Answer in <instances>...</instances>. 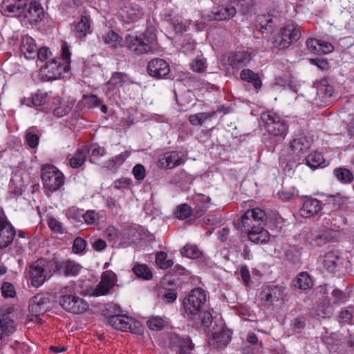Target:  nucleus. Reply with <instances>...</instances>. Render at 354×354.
I'll return each instance as SVG.
<instances>
[{
	"label": "nucleus",
	"mask_w": 354,
	"mask_h": 354,
	"mask_svg": "<svg viewBox=\"0 0 354 354\" xmlns=\"http://www.w3.org/2000/svg\"><path fill=\"white\" fill-rule=\"evenodd\" d=\"M261 120L268 133L263 138V143L268 151L274 152L276 147L286 137L288 130V122L277 113L268 111L261 114Z\"/></svg>",
	"instance_id": "obj_1"
},
{
	"label": "nucleus",
	"mask_w": 354,
	"mask_h": 354,
	"mask_svg": "<svg viewBox=\"0 0 354 354\" xmlns=\"http://www.w3.org/2000/svg\"><path fill=\"white\" fill-rule=\"evenodd\" d=\"M71 52L66 44L62 46L60 57L53 58L47 62L43 68V73L48 80L61 78L63 73L70 70Z\"/></svg>",
	"instance_id": "obj_2"
},
{
	"label": "nucleus",
	"mask_w": 354,
	"mask_h": 354,
	"mask_svg": "<svg viewBox=\"0 0 354 354\" xmlns=\"http://www.w3.org/2000/svg\"><path fill=\"white\" fill-rule=\"evenodd\" d=\"M58 295V302L60 306L68 313L80 314L88 308L87 302L77 296L71 286L62 287L59 289Z\"/></svg>",
	"instance_id": "obj_3"
},
{
	"label": "nucleus",
	"mask_w": 354,
	"mask_h": 354,
	"mask_svg": "<svg viewBox=\"0 0 354 354\" xmlns=\"http://www.w3.org/2000/svg\"><path fill=\"white\" fill-rule=\"evenodd\" d=\"M28 277L33 287L41 286L46 280L55 274L53 259H39L32 263L28 270Z\"/></svg>",
	"instance_id": "obj_4"
},
{
	"label": "nucleus",
	"mask_w": 354,
	"mask_h": 354,
	"mask_svg": "<svg viewBox=\"0 0 354 354\" xmlns=\"http://www.w3.org/2000/svg\"><path fill=\"white\" fill-rule=\"evenodd\" d=\"M300 27L294 23L282 27L272 41V48L284 50L297 41L301 37Z\"/></svg>",
	"instance_id": "obj_5"
},
{
	"label": "nucleus",
	"mask_w": 354,
	"mask_h": 354,
	"mask_svg": "<svg viewBox=\"0 0 354 354\" xmlns=\"http://www.w3.org/2000/svg\"><path fill=\"white\" fill-rule=\"evenodd\" d=\"M154 36L145 33H130L125 37L124 46L136 55L147 54L152 51Z\"/></svg>",
	"instance_id": "obj_6"
},
{
	"label": "nucleus",
	"mask_w": 354,
	"mask_h": 354,
	"mask_svg": "<svg viewBox=\"0 0 354 354\" xmlns=\"http://www.w3.org/2000/svg\"><path fill=\"white\" fill-rule=\"evenodd\" d=\"M206 301V294L203 289H193L183 299V308L188 318H195L201 311Z\"/></svg>",
	"instance_id": "obj_7"
},
{
	"label": "nucleus",
	"mask_w": 354,
	"mask_h": 354,
	"mask_svg": "<svg viewBox=\"0 0 354 354\" xmlns=\"http://www.w3.org/2000/svg\"><path fill=\"white\" fill-rule=\"evenodd\" d=\"M333 233L332 230L325 227L310 229L304 233V244L310 249L322 247L331 241Z\"/></svg>",
	"instance_id": "obj_8"
},
{
	"label": "nucleus",
	"mask_w": 354,
	"mask_h": 354,
	"mask_svg": "<svg viewBox=\"0 0 354 354\" xmlns=\"http://www.w3.org/2000/svg\"><path fill=\"white\" fill-rule=\"evenodd\" d=\"M41 178L44 187L50 192L57 191L64 183V174L53 165L42 167Z\"/></svg>",
	"instance_id": "obj_9"
},
{
	"label": "nucleus",
	"mask_w": 354,
	"mask_h": 354,
	"mask_svg": "<svg viewBox=\"0 0 354 354\" xmlns=\"http://www.w3.org/2000/svg\"><path fill=\"white\" fill-rule=\"evenodd\" d=\"M310 147V144L305 136L298 135L293 137L289 142L290 160L301 164V160L307 154Z\"/></svg>",
	"instance_id": "obj_10"
},
{
	"label": "nucleus",
	"mask_w": 354,
	"mask_h": 354,
	"mask_svg": "<svg viewBox=\"0 0 354 354\" xmlns=\"http://www.w3.org/2000/svg\"><path fill=\"white\" fill-rule=\"evenodd\" d=\"M266 218V212L260 208L248 209L241 217V227L248 234L254 230L257 225H261Z\"/></svg>",
	"instance_id": "obj_11"
},
{
	"label": "nucleus",
	"mask_w": 354,
	"mask_h": 354,
	"mask_svg": "<svg viewBox=\"0 0 354 354\" xmlns=\"http://www.w3.org/2000/svg\"><path fill=\"white\" fill-rule=\"evenodd\" d=\"M143 14L140 6L129 2L124 3L118 12V16L124 26L137 22L142 17Z\"/></svg>",
	"instance_id": "obj_12"
},
{
	"label": "nucleus",
	"mask_w": 354,
	"mask_h": 354,
	"mask_svg": "<svg viewBox=\"0 0 354 354\" xmlns=\"http://www.w3.org/2000/svg\"><path fill=\"white\" fill-rule=\"evenodd\" d=\"M285 288L277 285H268L263 287L260 299L263 305L269 308L274 301L282 300L284 297Z\"/></svg>",
	"instance_id": "obj_13"
},
{
	"label": "nucleus",
	"mask_w": 354,
	"mask_h": 354,
	"mask_svg": "<svg viewBox=\"0 0 354 354\" xmlns=\"http://www.w3.org/2000/svg\"><path fill=\"white\" fill-rule=\"evenodd\" d=\"M55 274L64 277H76L79 274L82 266L73 260L59 261L53 258Z\"/></svg>",
	"instance_id": "obj_14"
},
{
	"label": "nucleus",
	"mask_w": 354,
	"mask_h": 354,
	"mask_svg": "<svg viewBox=\"0 0 354 354\" xmlns=\"http://www.w3.org/2000/svg\"><path fill=\"white\" fill-rule=\"evenodd\" d=\"M117 283V276L111 270H106L102 272L100 281L93 291L95 296H103L111 293L112 289Z\"/></svg>",
	"instance_id": "obj_15"
},
{
	"label": "nucleus",
	"mask_w": 354,
	"mask_h": 354,
	"mask_svg": "<svg viewBox=\"0 0 354 354\" xmlns=\"http://www.w3.org/2000/svg\"><path fill=\"white\" fill-rule=\"evenodd\" d=\"M16 235V231L3 212H0V250L10 245Z\"/></svg>",
	"instance_id": "obj_16"
},
{
	"label": "nucleus",
	"mask_w": 354,
	"mask_h": 354,
	"mask_svg": "<svg viewBox=\"0 0 354 354\" xmlns=\"http://www.w3.org/2000/svg\"><path fill=\"white\" fill-rule=\"evenodd\" d=\"M169 344L176 351V354H194V344L189 337L171 334L169 336Z\"/></svg>",
	"instance_id": "obj_17"
},
{
	"label": "nucleus",
	"mask_w": 354,
	"mask_h": 354,
	"mask_svg": "<svg viewBox=\"0 0 354 354\" xmlns=\"http://www.w3.org/2000/svg\"><path fill=\"white\" fill-rule=\"evenodd\" d=\"M25 6L23 18L26 19L30 24L37 25L44 17V10L37 0H29Z\"/></svg>",
	"instance_id": "obj_18"
},
{
	"label": "nucleus",
	"mask_w": 354,
	"mask_h": 354,
	"mask_svg": "<svg viewBox=\"0 0 354 354\" xmlns=\"http://www.w3.org/2000/svg\"><path fill=\"white\" fill-rule=\"evenodd\" d=\"M186 158L183 153L171 151L165 153L158 160V166L164 169H172L183 165Z\"/></svg>",
	"instance_id": "obj_19"
},
{
	"label": "nucleus",
	"mask_w": 354,
	"mask_h": 354,
	"mask_svg": "<svg viewBox=\"0 0 354 354\" xmlns=\"http://www.w3.org/2000/svg\"><path fill=\"white\" fill-rule=\"evenodd\" d=\"M147 73L150 76L156 79L167 78L170 73V67L165 60L155 58L149 62Z\"/></svg>",
	"instance_id": "obj_20"
},
{
	"label": "nucleus",
	"mask_w": 354,
	"mask_h": 354,
	"mask_svg": "<svg viewBox=\"0 0 354 354\" xmlns=\"http://www.w3.org/2000/svg\"><path fill=\"white\" fill-rule=\"evenodd\" d=\"M49 303V297L47 295L38 294L30 299L28 310L32 316H39L48 310Z\"/></svg>",
	"instance_id": "obj_21"
},
{
	"label": "nucleus",
	"mask_w": 354,
	"mask_h": 354,
	"mask_svg": "<svg viewBox=\"0 0 354 354\" xmlns=\"http://www.w3.org/2000/svg\"><path fill=\"white\" fill-rule=\"evenodd\" d=\"M29 0H3L1 12L5 15H12L13 17H22L25 6Z\"/></svg>",
	"instance_id": "obj_22"
},
{
	"label": "nucleus",
	"mask_w": 354,
	"mask_h": 354,
	"mask_svg": "<svg viewBox=\"0 0 354 354\" xmlns=\"http://www.w3.org/2000/svg\"><path fill=\"white\" fill-rule=\"evenodd\" d=\"M236 14V9L232 5H221L214 7L208 15L209 20L228 21Z\"/></svg>",
	"instance_id": "obj_23"
},
{
	"label": "nucleus",
	"mask_w": 354,
	"mask_h": 354,
	"mask_svg": "<svg viewBox=\"0 0 354 354\" xmlns=\"http://www.w3.org/2000/svg\"><path fill=\"white\" fill-rule=\"evenodd\" d=\"M344 259L339 251H330L324 258L323 265L326 270L330 273L339 272L343 266Z\"/></svg>",
	"instance_id": "obj_24"
},
{
	"label": "nucleus",
	"mask_w": 354,
	"mask_h": 354,
	"mask_svg": "<svg viewBox=\"0 0 354 354\" xmlns=\"http://www.w3.org/2000/svg\"><path fill=\"white\" fill-rule=\"evenodd\" d=\"M322 208L320 201L306 196L304 200L301 208L299 209V213L302 217L308 218L318 214Z\"/></svg>",
	"instance_id": "obj_25"
},
{
	"label": "nucleus",
	"mask_w": 354,
	"mask_h": 354,
	"mask_svg": "<svg viewBox=\"0 0 354 354\" xmlns=\"http://www.w3.org/2000/svg\"><path fill=\"white\" fill-rule=\"evenodd\" d=\"M194 217H201L209 207L211 198L202 194H196L192 196Z\"/></svg>",
	"instance_id": "obj_26"
},
{
	"label": "nucleus",
	"mask_w": 354,
	"mask_h": 354,
	"mask_svg": "<svg viewBox=\"0 0 354 354\" xmlns=\"http://www.w3.org/2000/svg\"><path fill=\"white\" fill-rule=\"evenodd\" d=\"M162 19L171 24L176 32L182 33L187 30V25L183 22L180 15L171 10H165L161 14Z\"/></svg>",
	"instance_id": "obj_27"
},
{
	"label": "nucleus",
	"mask_w": 354,
	"mask_h": 354,
	"mask_svg": "<svg viewBox=\"0 0 354 354\" xmlns=\"http://www.w3.org/2000/svg\"><path fill=\"white\" fill-rule=\"evenodd\" d=\"M37 46L35 39L28 36L24 35L21 38L19 49L25 57L28 59H35L36 57V51Z\"/></svg>",
	"instance_id": "obj_28"
},
{
	"label": "nucleus",
	"mask_w": 354,
	"mask_h": 354,
	"mask_svg": "<svg viewBox=\"0 0 354 354\" xmlns=\"http://www.w3.org/2000/svg\"><path fill=\"white\" fill-rule=\"evenodd\" d=\"M250 60L251 54L247 51L232 52L227 57V62L232 68L245 66Z\"/></svg>",
	"instance_id": "obj_29"
},
{
	"label": "nucleus",
	"mask_w": 354,
	"mask_h": 354,
	"mask_svg": "<svg viewBox=\"0 0 354 354\" xmlns=\"http://www.w3.org/2000/svg\"><path fill=\"white\" fill-rule=\"evenodd\" d=\"M73 32L77 38H84L91 32V19L86 12L81 15L80 21L74 26Z\"/></svg>",
	"instance_id": "obj_30"
},
{
	"label": "nucleus",
	"mask_w": 354,
	"mask_h": 354,
	"mask_svg": "<svg viewBox=\"0 0 354 354\" xmlns=\"http://www.w3.org/2000/svg\"><path fill=\"white\" fill-rule=\"evenodd\" d=\"M260 30L264 32L265 30L272 32L279 23V19L277 15L272 13H268L259 17Z\"/></svg>",
	"instance_id": "obj_31"
},
{
	"label": "nucleus",
	"mask_w": 354,
	"mask_h": 354,
	"mask_svg": "<svg viewBox=\"0 0 354 354\" xmlns=\"http://www.w3.org/2000/svg\"><path fill=\"white\" fill-rule=\"evenodd\" d=\"M134 83L127 73L115 72L112 74L111 79L107 82L109 88H118L123 86L125 84Z\"/></svg>",
	"instance_id": "obj_32"
},
{
	"label": "nucleus",
	"mask_w": 354,
	"mask_h": 354,
	"mask_svg": "<svg viewBox=\"0 0 354 354\" xmlns=\"http://www.w3.org/2000/svg\"><path fill=\"white\" fill-rule=\"evenodd\" d=\"M248 236L254 243H264L269 241L270 234L261 225H257L254 230L248 233Z\"/></svg>",
	"instance_id": "obj_33"
},
{
	"label": "nucleus",
	"mask_w": 354,
	"mask_h": 354,
	"mask_svg": "<svg viewBox=\"0 0 354 354\" xmlns=\"http://www.w3.org/2000/svg\"><path fill=\"white\" fill-rule=\"evenodd\" d=\"M129 156L130 152L127 150H125L124 151L105 162L104 167L113 173H115L118 168L124 163V162L129 158Z\"/></svg>",
	"instance_id": "obj_34"
},
{
	"label": "nucleus",
	"mask_w": 354,
	"mask_h": 354,
	"mask_svg": "<svg viewBox=\"0 0 354 354\" xmlns=\"http://www.w3.org/2000/svg\"><path fill=\"white\" fill-rule=\"evenodd\" d=\"M304 162L306 165L314 170L324 163V159L322 153L312 151L307 156L305 155V157L301 160V164Z\"/></svg>",
	"instance_id": "obj_35"
},
{
	"label": "nucleus",
	"mask_w": 354,
	"mask_h": 354,
	"mask_svg": "<svg viewBox=\"0 0 354 354\" xmlns=\"http://www.w3.org/2000/svg\"><path fill=\"white\" fill-rule=\"evenodd\" d=\"M240 78L248 83L251 84L254 88L259 90L261 87V80L258 73L250 69H243L240 73Z\"/></svg>",
	"instance_id": "obj_36"
},
{
	"label": "nucleus",
	"mask_w": 354,
	"mask_h": 354,
	"mask_svg": "<svg viewBox=\"0 0 354 354\" xmlns=\"http://www.w3.org/2000/svg\"><path fill=\"white\" fill-rule=\"evenodd\" d=\"M108 323L110 326L117 330L127 331L130 328V324L128 322V317L121 315H111L108 319Z\"/></svg>",
	"instance_id": "obj_37"
},
{
	"label": "nucleus",
	"mask_w": 354,
	"mask_h": 354,
	"mask_svg": "<svg viewBox=\"0 0 354 354\" xmlns=\"http://www.w3.org/2000/svg\"><path fill=\"white\" fill-rule=\"evenodd\" d=\"M88 146L84 145L78 149L74 156L70 159V165L76 169L80 167L86 161Z\"/></svg>",
	"instance_id": "obj_38"
},
{
	"label": "nucleus",
	"mask_w": 354,
	"mask_h": 354,
	"mask_svg": "<svg viewBox=\"0 0 354 354\" xmlns=\"http://www.w3.org/2000/svg\"><path fill=\"white\" fill-rule=\"evenodd\" d=\"M294 286L301 290L310 289L313 286V280L307 272H301L293 281Z\"/></svg>",
	"instance_id": "obj_39"
},
{
	"label": "nucleus",
	"mask_w": 354,
	"mask_h": 354,
	"mask_svg": "<svg viewBox=\"0 0 354 354\" xmlns=\"http://www.w3.org/2000/svg\"><path fill=\"white\" fill-rule=\"evenodd\" d=\"M104 44L112 48L122 46V38L113 30H109L102 37Z\"/></svg>",
	"instance_id": "obj_40"
},
{
	"label": "nucleus",
	"mask_w": 354,
	"mask_h": 354,
	"mask_svg": "<svg viewBox=\"0 0 354 354\" xmlns=\"http://www.w3.org/2000/svg\"><path fill=\"white\" fill-rule=\"evenodd\" d=\"M212 118H216V111L202 112L190 115L189 122L194 126L202 125L203 123Z\"/></svg>",
	"instance_id": "obj_41"
},
{
	"label": "nucleus",
	"mask_w": 354,
	"mask_h": 354,
	"mask_svg": "<svg viewBox=\"0 0 354 354\" xmlns=\"http://www.w3.org/2000/svg\"><path fill=\"white\" fill-rule=\"evenodd\" d=\"M333 174L339 181L344 184H349L354 180L353 173L345 167L335 168Z\"/></svg>",
	"instance_id": "obj_42"
},
{
	"label": "nucleus",
	"mask_w": 354,
	"mask_h": 354,
	"mask_svg": "<svg viewBox=\"0 0 354 354\" xmlns=\"http://www.w3.org/2000/svg\"><path fill=\"white\" fill-rule=\"evenodd\" d=\"M301 250L295 246H290L284 252V259L292 264L297 265L300 263Z\"/></svg>",
	"instance_id": "obj_43"
},
{
	"label": "nucleus",
	"mask_w": 354,
	"mask_h": 354,
	"mask_svg": "<svg viewBox=\"0 0 354 354\" xmlns=\"http://www.w3.org/2000/svg\"><path fill=\"white\" fill-rule=\"evenodd\" d=\"M133 272L140 279L149 280L152 278L153 274L146 264H136L132 268Z\"/></svg>",
	"instance_id": "obj_44"
},
{
	"label": "nucleus",
	"mask_w": 354,
	"mask_h": 354,
	"mask_svg": "<svg viewBox=\"0 0 354 354\" xmlns=\"http://www.w3.org/2000/svg\"><path fill=\"white\" fill-rule=\"evenodd\" d=\"M37 132L38 130L35 127H32L26 131V142L32 149L36 148L38 146L39 136Z\"/></svg>",
	"instance_id": "obj_45"
},
{
	"label": "nucleus",
	"mask_w": 354,
	"mask_h": 354,
	"mask_svg": "<svg viewBox=\"0 0 354 354\" xmlns=\"http://www.w3.org/2000/svg\"><path fill=\"white\" fill-rule=\"evenodd\" d=\"M339 322L344 324H354V308H344L339 313Z\"/></svg>",
	"instance_id": "obj_46"
},
{
	"label": "nucleus",
	"mask_w": 354,
	"mask_h": 354,
	"mask_svg": "<svg viewBox=\"0 0 354 354\" xmlns=\"http://www.w3.org/2000/svg\"><path fill=\"white\" fill-rule=\"evenodd\" d=\"M167 324V322L164 318L160 316H153L150 317L147 322V325L151 330H161Z\"/></svg>",
	"instance_id": "obj_47"
},
{
	"label": "nucleus",
	"mask_w": 354,
	"mask_h": 354,
	"mask_svg": "<svg viewBox=\"0 0 354 354\" xmlns=\"http://www.w3.org/2000/svg\"><path fill=\"white\" fill-rule=\"evenodd\" d=\"M15 330L13 321L10 319H0V340L4 335H9Z\"/></svg>",
	"instance_id": "obj_48"
},
{
	"label": "nucleus",
	"mask_w": 354,
	"mask_h": 354,
	"mask_svg": "<svg viewBox=\"0 0 354 354\" xmlns=\"http://www.w3.org/2000/svg\"><path fill=\"white\" fill-rule=\"evenodd\" d=\"M156 263L157 266L161 269H167L170 268L174 263L171 259H167V253L162 251L156 253Z\"/></svg>",
	"instance_id": "obj_49"
},
{
	"label": "nucleus",
	"mask_w": 354,
	"mask_h": 354,
	"mask_svg": "<svg viewBox=\"0 0 354 354\" xmlns=\"http://www.w3.org/2000/svg\"><path fill=\"white\" fill-rule=\"evenodd\" d=\"M49 93L42 90H38L37 92L32 95L31 102L34 106H39L45 104L49 99Z\"/></svg>",
	"instance_id": "obj_50"
},
{
	"label": "nucleus",
	"mask_w": 354,
	"mask_h": 354,
	"mask_svg": "<svg viewBox=\"0 0 354 354\" xmlns=\"http://www.w3.org/2000/svg\"><path fill=\"white\" fill-rule=\"evenodd\" d=\"M181 254L188 258L196 259L201 257V252L196 245L187 244L181 250Z\"/></svg>",
	"instance_id": "obj_51"
},
{
	"label": "nucleus",
	"mask_w": 354,
	"mask_h": 354,
	"mask_svg": "<svg viewBox=\"0 0 354 354\" xmlns=\"http://www.w3.org/2000/svg\"><path fill=\"white\" fill-rule=\"evenodd\" d=\"M175 214L179 219H185L189 216H194V209L187 204H182L177 207Z\"/></svg>",
	"instance_id": "obj_52"
},
{
	"label": "nucleus",
	"mask_w": 354,
	"mask_h": 354,
	"mask_svg": "<svg viewBox=\"0 0 354 354\" xmlns=\"http://www.w3.org/2000/svg\"><path fill=\"white\" fill-rule=\"evenodd\" d=\"M306 324V319L303 315H299L292 321V326L295 333H301Z\"/></svg>",
	"instance_id": "obj_53"
},
{
	"label": "nucleus",
	"mask_w": 354,
	"mask_h": 354,
	"mask_svg": "<svg viewBox=\"0 0 354 354\" xmlns=\"http://www.w3.org/2000/svg\"><path fill=\"white\" fill-rule=\"evenodd\" d=\"M214 339L220 346H226L231 338L228 333L225 330L219 331L214 334Z\"/></svg>",
	"instance_id": "obj_54"
},
{
	"label": "nucleus",
	"mask_w": 354,
	"mask_h": 354,
	"mask_svg": "<svg viewBox=\"0 0 354 354\" xmlns=\"http://www.w3.org/2000/svg\"><path fill=\"white\" fill-rule=\"evenodd\" d=\"M190 67L194 72L202 73L206 68L205 59L201 57H196L190 63Z\"/></svg>",
	"instance_id": "obj_55"
},
{
	"label": "nucleus",
	"mask_w": 354,
	"mask_h": 354,
	"mask_svg": "<svg viewBox=\"0 0 354 354\" xmlns=\"http://www.w3.org/2000/svg\"><path fill=\"white\" fill-rule=\"evenodd\" d=\"M1 294L3 297L8 298L10 297L12 298L15 296L16 292L14 286L9 282H4L3 283L1 288Z\"/></svg>",
	"instance_id": "obj_56"
},
{
	"label": "nucleus",
	"mask_w": 354,
	"mask_h": 354,
	"mask_svg": "<svg viewBox=\"0 0 354 354\" xmlns=\"http://www.w3.org/2000/svg\"><path fill=\"white\" fill-rule=\"evenodd\" d=\"M84 222L88 225H93L99 220L98 214L94 210H88L82 216Z\"/></svg>",
	"instance_id": "obj_57"
},
{
	"label": "nucleus",
	"mask_w": 354,
	"mask_h": 354,
	"mask_svg": "<svg viewBox=\"0 0 354 354\" xmlns=\"http://www.w3.org/2000/svg\"><path fill=\"white\" fill-rule=\"evenodd\" d=\"M86 246V241L82 237H77L73 241V251L75 254H80L83 252Z\"/></svg>",
	"instance_id": "obj_58"
},
{
	"label": "nucleus",
	"mask_w": 354,
	"mask_h": 354,
	"mask_svg": "<svg viewBox=\"0 0 354 354\" xmlns=\"http://www.w3.org/2000/svg\"><path fill=\"white\" fill-rule=\"evenodd\" d=\"M91 151V156L94 158L101 157L105 155L106 149L100 147L97 143H93L88 147V152Z\"/></svg>",
	"instance_id": "obj_59"
},
{
	"label": "nucleus",
	"mask_w": 354,
	"mask_h": 354,
	"mask_svg": "<svg viewBox=\"0 0 354 354\" xmlns=\"http://www.w3.org/2000/svg\"><path fill=\"white\" fill-rule=\"evenodd\" d=\"M132 174L136 180L140 181L142 180L146 176V170L145 167L141 164L136 165L133 169Z\"/></svg>",
	"instance_id": "obj_60"
},
{
	"label": "nucleus",
	"mask_w": 354,
	"mask_h": 354,
	"mask_svg": "<svg viewBox=\"0 0 354 354\" xmlns=\"http://www.w3.org/2000/svg\"><path fill=\"white\" fill-rule=\"evenodd\" d=\"M83 100L88 108L98 106L100 104V100L94 95H84Z\"/></svg>",
	"instance_id": "obj_61"
},
{
	"label": "nucleus",
	"mask_w": 354,
	"mask_h": 354,
	"mask_svg": "<svg viewBox=\"0 0 354 354\" xmlns=\"http://www.w3.org/2000/svg\"><path fill=\"white\" fill-rule=\"evenodd\" d=\"M240 274L245 286H249L252 283L250 271L246 265H242L240 267Z\"/></svg>",
	"instance_id": "obj_62"
},
{
	"label": "nucleus",
	"mask_w": 354,
	"mask_h": 354,
	"mask_svg": "<svg viewBox=\"0 0 354 354\" xmlns=\"http://www.w3.org/2000/svg\"><path fill=\"white\" fill-rule=\"evenodd\" d=\"M48 226L55 232L63 234L64 232L62 223L54 218L48 220Z\"/></svg>",
	"instance_id": "obj_63"
},
{
	"label": "nucleus",
	"mask_w": 354,
	"mask_h": 354,
	"mask_svg": "<svg viewBox=\"0 0 354 354\" xmlns=\"http://www.w3.org/2000/svg\"><path fill=\"white\" fill-rule=\"evenodd\" d=\"M333 87L329 85H322L318 88V94L325 99L330 97L333 95Z\"/></svg>",
	"instance_id": "obj_64"
}]
</instances>
